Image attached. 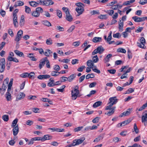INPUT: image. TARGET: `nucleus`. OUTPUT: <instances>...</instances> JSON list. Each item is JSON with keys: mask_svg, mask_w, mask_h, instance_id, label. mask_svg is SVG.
<instances>
[{"mask_svg": "<svg viewBox=\"0 0 147 147\" xmlns=\"http://www.w3.org/2000/svg\"><path fill=\"white\" fill-rule=\"evenodd\" d=\"M76 5L77 6L76 8V10L78 14V16L81 15L83 12L84 9V5L81 3H76Z\"/></svg>", "mask_w": 147, "mask_h": 147, "instance_id": "f257e3e1", "label": "nucleus"}, {"mask_svg": "<svg viewBox=\"0 0 147 147\" xmlns=\"http://www.w3.org/2000/svg\"><path fill=\"white\" fill-rule=\"evenodd\" d=\"M62 9L66 14V19L69 22H71L73 20L72 16L70 14L69 11L67 7H63Z\"/></svg>", "mask_w": 147, "mask_h": 147, "instance_id": "f03ea898", "label": "nucleus"}, {"mask_svg": "<svg viewBox=\"0 0 147 147\" xmlns=\"http://www.w3.org/2000/svg\"><path fill=\"white\" fill-rule=\"evenodd\" d=\"M140 42L137 43L138 46L142 48L145 49L146 47L145 46L146 41L144 38L142 37H141Z\"/></svg>", "mask_w": 147, "mask_h": 147, "instance_id": "7ed1b4c3", "label": "nucleus"}, {"mask_svg": "<svg viewBox=\"0 0 147 147\" xmlns=\"http://www.w3.org/2000/svg\"><path fill=\"white\" fill-rule=\"evenodd\" d=\"M5 58H3L1 59L0 62V72L3 73L5 69Z\"/></svg>", "mask_w": 147, "mask_h": 147, "instance_id": "20e7f679", "label": "nucleus"}, {"mask_svg": "<svg viewBox=\"0 0 147 147\" xmlns=\"http://www.w3.org/2000/svg\"><path fill=\"white\" fill-rule=\"evenodd\" d=\"M142 121L144 123L145 126L147 124V111H145L143 113L142 117Z\"/></svg>", "mask_w": 147, "mask_h": 147, "instance_id": "39448f33", "label": "nucleus"}, {"mask_svg": "<svg viewBox=\"0 0 147 147\" xmlns=\"http://www.w3.org/2000/svg\"><path fill=\"white\" fill-rule=\"evenodd\" d=\"M132 19L136 22H140L144 21L147 19V16L139 18L136 16H134L132 17Z\"/></svg>", "mask_w": 147, "mask_h": 147, "instance_id": "423d86ee", "label": "nucleus"}, {"mask_svg": "<svg viewBox=\"0 0 147 147\" xmlns=\"http://www.w3.org/2000/svg\"><path fill=\"white\" fill-rule=\"evenodd\" d=\"M72 99L73 100H76L77 97L78 96L79 93V91H74L73 90L71 91Z\"/></svg>", "mask_w": 147, "mask_h": 147, "instance_id": "0eeeda50", "label": "nucleus"}, {"mask_svg": "<svg viewBox=\"0 0 147 147\" xmlns=\"http://www.w3.org/2000/svg\"><path fill=\"white\" fill-rule=\"evenodd\" d=\"M109 104H111L112 105H114L116 104L118 100V99L116 98V96L111 97L109 98Z\"/></svg>", "mask_w": 147, "mask_h": 147, "instance_id": "6e6552de", "label": "nucleus"}, {"mask_svg": "<svg viewBox=\"0 0 147 147\" xmlns=\"http://www.w3.org/2000/svg\"><path fill=\"white\" fill-rule=\"evenodd\" d=\"M47 59V57H45L43 58L40 60V63L39 65V67L40 69H41L42 67L45 65Z\"/></svg>", "mask_w": 147, "mask_h": 147, "instance_id": "1a4fd4ad", "label": "nucleus"}, {"mask_svg": "<svg viewBox=\"0 0 147 147\" xmlns=\"http://www.w3.org/2000/svg\"><path fill=\"white\" fill-rule=\"evenodd\" d=\"M88 66L90 68H96V66L94 65V63L91 60H88L86 62Z\"/></svg>", "mask_w": 147, "mask_h": 147, "instance_id": "9d476101", "label": "nucleus"}, {"mask_svg": "<svg viewBox=\"0 0 147 147\" xmlns=\"http://www.w3.org/2000/svg\"><path fill=\"white\" fill-rule=\"evenodd\" d=\"M50 76L49 75H40L37 77V78L40 80L47 79L49 78Z\"/></svg>", "mask_w": 147, "mask_h": 147, "instance_id": "9b49d317", "label": "nucleus"}, {"mask_svg": "<svg viewBox=\"0 0 147 147\" xmlns=\"http://www.w3.org/2000/svg\"><path fill=\"white\" fill-rule=\"evenodd\" d=\"M105 135V134H101L99 135L98 137L96 138L94 140L93 142H98L100 140H102Z\"/></svg>", "mask_w": 147, "mask_h": 147, "instance_id": "f8f14e48", "label": "nucleus"}, {"mask_svg": "<svg viewBox=\"0 0 147 147\" xmlns=\"http://www.w3.org/2000/svg\"><path fill=\"white\" fill-rule=\"evenodd\" d=\"M123 22H121V20H120L119 22V30L120 32H121L123 30Z\"/></svg>", "mask_w": 147, "mask_h": 147, "instance_id": "ddd939ff", "label": "nucleus"}, {"mask_svg": "<svg viewBox=\"0 0 147 147\" xmlns=\"http://www.w3.org/2000/svg\"><path fill=\"white\" fill-rule=\"evenodd\" d=\"M13 134L15 136L17 135L19 132V128L18 125L13 127Z\"/></svg>", "mask_w": 147, "mask_h": 147, "instance_id": "4468645a", "label": "nucleus"}, {"mask_svg": "<svg viewBox=\"0 0 147 147\" xmlns=\"http://www.w3.org/2000/svg\"><path fill=\"white\" fill-rule=\"evenodd\" d=\"M48 129L52 130V132L57 131L58 132H63L64 130V129H60L55 128H49Z\"/></svg>", "mask_w": 147, "mask_h": 147, "instance_id": "2eb2a0df", "label": "nucleus"}, {"mask_svg": "<svg viewBox=\"0 0 147 147\" xmlns=\"http://www.w3.org/2000/svg\"><path fill=\"white\" fill-rule=\"evenodd\" d=\"M25 22L24 16V15H22L21 18V19L19 22V25L21 27H22L24 25Z\"/></svg>", "mask_w": 147, "mask_h": 147, "instance_id": "dca6fc26", "label": "nucleus"}, {"mask_svg": "<svg viewBox=\"0 0 147 147\" xmlns=\"http://www.w3.org/2000/svg\"><path fill=\"white\" fill-rule=\"evenodd\" d=\"M85 139V138L84 137L78 139H76L77 145L82 143Z\"/></svg>", "mask_w": 147, "mask_h": 147, "instance_id": "f3484780", "label": "nucleus"}, {"mask_svg": "<svg viewBox=\"0 0 147 147\" xmlns=\"http://www.w3.org/2000/svg\"><path fill=\"white\" fill-rule=\"evenodd\" d=\"M42 138V141H44L46 140H50L52 138V137L49 135H44Z\"/></svg>", "mask_w": 147, "mask_h": 147, "instance_id": "a211bd4d", "label": "nucleus"}, {"mask_svg": "<svg viewBox=\"0 0 147 147\" xmlns=\"http://www.w3.org/2000/svg\"><path fill=\"white\" fill-rule=\"evenodd\" d=\"M25 94L23 92L20 93V95H18L16 98V100H18L22 99L25 96Z\"/></svg>", "mask_w": 147, "mask_h": 147, "instance_id": "6ab92c4d", "label": "nucleus"}, {"mask_svg": "<svg viewBox=\"0 0 147 147\" xmlns=\"http://www.w3.org/2000/svg\"><path fill=\"white\" fill-rule=\"evenodd\" d=\"M130 113V109H129L127 111L124 112L122 113L119 116V117H121L123 116H127L129 115Z\"/></svg>", "mask_w": 147, "mask_h": 147, "instance_id": "aec40b11", "label": "nucleus"}, {"mask_svg": "<svg viewBox=\"0 0 147 147\" xmlns=\"http://www.w3.org/2000/svg\"><path fill=\"white\" fill-rule=\"evenodd\" d=\"M116 108L115 107H113L112 108V110L108 112L107 113H105V114L107 115L108 116H110L113 114L115 112V109Z\"/></svg>", "mask_w": 147, "mask_h": 147, "instance_id": "412c9836", "label": "nucleus"}, {"mask_svg": "<svg viewBox=\"0 0 147 147\" xmlns=\"http://www.w3.org/2000/svg\"><path fill=\"white\" fill-rule=\"evenodd\" d=\"M102 39L101 37H94L92 39V41L96 43L100 42L102 41Z\"/></svg>", "mask_w": 147, "mask_h": 147, "instance_id": "4be33fe9", "label": "nucleus"}, {"mask_svg": "<svg viewBox=\"0 0 147 147\" xmlns=\"http://www.w3.org/2000/svg\"><path fill=\"white\" fill-rule=\"evenodd\" d=\"M76 75L75 74H72L70 75L68 78V81L69 82H71L76 78Z\"/></svg>", "mask_w": 147, "mask_h": 147, "instance_id": "5701e85b", "label": "nucleus"}, {"mask_svg": "<svg viewBox=\"0 0 147 147\" xmlns=\"http://www.w3.org/2000/svg\"><path fill=\"white\" fill-rule=\"evenodd\" d=\"M97 49L98 53L100 54L102 53L105 51L104 49L101 46L98 47Z\"/></svg>", "mask_w": 147, "mask_h": 147, "instance_id": "b1692460", "label": "nucleus"}, {"mask_svg": "<svg viewBox=\"0 0 147 147\" xmlns=\"http://www.w3.org/2000/svg\"><path fill=\"white\" fill-rule=\"evenodd\" d=\"M24 5V3L23 2L20 1H18L16 2L14 6L16 7L17 6H22Z\"/></svg>", "mask_w": 147, "mask_h": 147, "instance_id": "393cba45", "label": "nucleus"}, {"mask_svg": "<svg viewBox=\"0 0 147 147\" xmlns=\"http://www.w3.org/2000/svg\"><path fill=\"white\" fill-rule=\"evenodd\" d=\"M112 55L111 54H109L104 59V62L105 63H106L108 62H109L110 61V59Z\"/></svg>", "mask_w": 147, "mask_h": 147, "instance_id": "a878e982", "label": "nucleus"}, {"mask_svg": "<svg viewBox=\"0 0 147 147\" xmlns=\"http://www.w3.org/2000/svg\"><path fill=\"white\" fill-rule=\"evenodd\" d=\"M31 14L35 18H37L40 16V13L37 12V11L36 10L33 11Z\"/></svg>", "mask_w": 147, "mask_h": 147, "instance_id": "bb28decb", "label": "nucleus"}, {"mask_svg": "<svg viewBox=\"0 0 147 147\" xmlns=\"http://www.w3.org/2000/svg\"><path fill=\"white\" fill-rule=\"evenodd\" d=\"M54 2L51 0H48L46 1L45 5L49 6L52 5L54 4Z\"/></svg>", "mask_w": 147, "mask_h": 147, "instance_id": "cd10ccee", "label": "nucleus"}, {"mask_svg": "<svg viewBox=\"0 0 147 147\" xmlns=\"http://www.w3.org/2000/svg\"><path fill=\"white\" fill-rule=\"evenodd\" d=\"M52 53V52L50 50L47 49L44 53V54L46 56L49 57Z\"/></svg>", "mask_w": 147, "mask_h": 147, "instance_id": "c85d7f7f", "label": "nucleus"}, {"mask_svg": "<svg viewBox=\"0 0 147 147\" xmlns=\"http://www.w3.org/2000/svg\"><path fill=\"white\" fill-rule=\"evenodd\" d=\"M7 59L8 60L10 61H13L16 62H18L19 61L17 59L11 56H8Z\"/></svg>", "mask_w": 147, "mask_h": 147, "instance_id": "c756f323", "label": "nucleus"}, {"mask_svg": "<svg viewBox=\"0 0 147 147\" xmlns=\"http://www.w3.org/2000/svg\"><path fill=\"white\" fill-rule=\"evenodd\" d=\"M29 3L31 6L33 7H35L38 6V3L35 1H29Z\"/></svg>", "mask_w": 147, "mask_h": 147, "instance_id": "7c9ffc66", "label": "nucleus"}, {"mask_svg": "<svg viewBox=\"0 0 147 147\" xmlns=\"http://www.w3.org/2000/svg\"><path fill=\"white\" fill-rule=\"evenodd\" d=\"M6 98L7 101H10L11 100V95L10 92H6Z\"/></svg>", "mask_w": 147, "mask_h": 147, "instance_id": "2f4dec72", "label": "nucleus"}, {"mask_svg": "<svg viewBox=\"0 0 147 147\" xmlns=\"http://www.w3.org/2000/svg\"><path fill=\"white\" fill-rule=\"evenodd\" d=\"M53 41L51 38H49L46 40V43L48 45H51L53 44Z\"/></svg>", "mask_w": 147, "mask_h": 147, "instance_id": "473e14b6", "label": "nucleus"}, {"mask_svg": "<svg viewBox=\"0 0 147 147\" xmlns=\"http://www.w3.org/2000/svg\"><path fill=\"white\" fill-rule=\"evenodd\" d=\"M102 102L101 101H98L96 102L93 105V107L94 108L97 107L101 105Z\"/></svg>", "mask_w": 147, "mask_h": 147, "instance_id": "72a5a7b5", "label": "nucleus"}, {"mask_svg": "<svg viewBox=\"0 0 147 147\" xmlns=\"http://www.w3.org/2000/svg\"><path fill=\"white\" fill-rule=\"evenodd\" d=\"M42 23L44 25L47 26L49 27L51 26V23L47 20L43 21L42 22Z\"/></svg>", "mask_w": 147, "mask_h": 147, "instance_id": "f704fd0d", "label": "nucleus"}, {"mask_svg": "<svg viewBox=\"0 0 147 147\" xmlns=\"http://www.w3.org/2000/svg\"><path fill=\"white\" fill-rule=\"evenodd\" d=\"M135 1V0H130L125 2L123 4V5H130L131 3H132Z\"/></svg>", "mask_w": 147, "mask_h": 147, "instance_id": "c9c22d12", "label": "nucleus"}, {"mask_svg": "<svg viewBox=\"0 0 147 147\" xmlns=\"http://www.w3.org/2000/svg\"><path fill=\"white\" fill-rule=\"evenodd\" d=\"M59 71H52L51 72V75L52 76L56 77L59 75Z\"/></svg>", "mask_w": 147, "mask_h": 147, "instance_id": "e433bc0d", "label": "nucleus"}, {"mask_svg": "<svg viewBox=\"0 0 147 147\" xmlns=\"http://www.w3.org/2000/svg\"><path fill=\"white\" fill-rule=\"evenodd\" d=\"M117 52L121 53H125L126 52L125 50L121 48H120L118 49L117 50Z\"/></svg>", "mask_w": 147, "mask_h": 147, "instance_id": "4c0bfd02", "label": "nucleus"}, {"mask_svg": "<svg viewBox=\"0 0 147 147\" xmlns=\"http://www.w3.org/2000/svg\"><path fill=\"white\" fill-rule=\"evenodd\" d=\"M15 53L18 55L20 57L24 56V55L23 53L20 52L18 50H15L14 51Z\"/></svg>", "mask_w": 147, "mask_h": 147, "instance_id": "58836bf2", "label": "nucleus"}, {"mask_svg": "<svg viewBox=\"0 0 147 147\" xmlns=\"http://www.w3.org/2000/svg\"><path fill=\"white\" fill-rule=\"evenodd\" d=\"M98 60V58L97 55H96L93 57L92 61L94 63L97 62Z\"/></svg>", "mask_w": 147, "mask_h": 147, "instance_id": "ea45409f", "label": "nucleus"}, {"mask_svg": "<svg viewBox=\"0 0 147 147\" xmlns=\"http://www.w3.org/2000/svg\"><path fill=\"white\" fill-rule=\"evenodd\" d=\"M45 0H38L37 3H38V5L40 4L43 5H45Z\"/></svg>", "mask_w": 147, "mask_h": 147, "instance_id": "a19ab883", "label": "nucleus"}, {"mask_svg": "<svg viewBox=\"0 0 147 147\" xmlns=\"http://www.w3.org/2000/svg\"><path fill=\"white\" fill-rule=\"evenodd\" d=\"M18 121V119H15L12 122L11 125V127H14L16 126V125Z\"/></svg>", "mask_w": 147, "mask_h": 147, "instance_id": "79ce46f5", "label": "nucleus"}, {"mask_svg": "<svg viewBox=\"0 0 147 147\" xmlns=\"http://www.w3.org/2000/svg\"><path fill=\"white\" fill-rule=\"evenodd\" d=\"M53 69L54 70L56 71H57L60 70V67L58 65H55L53 66Z\"/></svg>", "mask_w": 147, "mask_h": 147, "instance_id": "37998d69", "label": "nucleus"}, {"mask_svg": "<svg viewBox=\"0 0 147 147\" xmlns=\"http://www.w3.org/2000/svg\"><path fill=\"white\" fill-rule=\"evenodd\" d=\"M2 119L5 121H7L9 119L8 115H4L2 116Z\"/></svg>", "mask_w": 147, "mask_h": 147, "instance_id": "c03bdc74", "label": "nucleus"}, {"mask_svg": "<svg viewBox=\"0 0 147 147\" xmlns=\"http://www.w3.org/2000/svg\"><path fill=\"white\" fill-rule=\"evenodd\" d=\"M25 11L26 13H29L31 11L30 8L28 7L25 6Z\"/></svg>", "mask_w": 147, "mask_h": 147, "instance_id": "a18cd8bd", "label": "nucleus"}, {"mask_svg": "<svg viewBox=\"0 0 147 147\" xmlns=\"http://www.w3.org/2000/svg\"><path fill=\"white\" fill-rule=\"evenodd\" d=\"M94 76L93 74H89L87 75L86 76V79H88L90 78H93L94 77Z\"/></svg>", "mask_w": 147, "mask_h": 147, "instance_id": "49530a36", "label": "nucleus"}, {"mask_svg": "<svg viewBox=\"0 0 147 147\" xmlns=\"http://www.w3.org/2000/svg\"><path fill=\"white\" fill-rule=\"evenodd\" d=\"M134 91V90L132 88H129L126 91L125 93H124L125 94H129L131 93H132Z\"/></svg>", "mask_w": 147, "mask_h": 147, "instance_id": "de8ad7c7", "label": "nucleus"}, {"mask_svg": "<svg viewBox=\"0 0 147 147\" xmlns=\"http://www.w3.org/2000/svg\"><path fill=\"white\" fill-rule=\"evenodd\" d=\"M121 36V34L119 33H117L115 34H113V37L114 38H119Z\"/></svg>", "mask_w": 147, "mask_h": 147, "instance_id": "09e8293b", "label": "nucleus"}, {"mask_svg": "<svg viewBox=\"0 0 147 147\" xmlns=\"http://www.w3.org/2000/svg\"><path fill=\"white\" fill-rule=\"evenodd\" d=\"M130 121H131L130 120H127L122 122V123H121L122 124V125L123 126L129 123L130 122Z\"/></svg>", "mask_w": 147, "mask_h": 147, "instance_id": "8fccbe9b", "label": "nucleus"}, {"mask_svg": "<svg viewBox=\"0 0 147 147\" xmlns=\"http://www.w3.org/2000/svg\"><path fill=\"white\" fill-rule=\"evenodd\" d=\"M121 140V139L118 137H114L113 139V141L115 143L118 142Z\"/></svg>", "mask_w": 147, "mask_h": 147, "instance_id": "3c124183", "label": "nucleus"}, {"mask_svg": "<svg viewBox=\"0 0 147 147\" xmlns=\"http://www.w3.org/2000/svg\"><path fill=\"white\" fill-rule=\"evenodd\" d=\"M134 131L136 134H138L139 132V131L138 129L136 124V123L134 124Z\"/></svg>", "mask_w": 147, "mask_h": 147, "instance_id": "603ef678", "label": "nucleus"}, {"mask_svg": "<svg viewBox=\"0 0 147 147\" xmlns=\"http://www.w3.org/2000/svg\"><path fill=\"white\" fill-rule=\"evenodd\" d=\"M112 32L111 31L109 34L107 38V42H109V41H110L112 38V36H111V34H112Z\"/></svg>", "mask_w": 147, "mask_h": 147, "instance_id": "864d4df0", "label": "nucleus"}, {"mask_svg": "<svg viewBox=\"0 0 147 147\" xmlns=\"http://www.w3.org/2000/svg\"><path fill=\"white\" fill-rule=\"evenodd\" d=\"M83 126L78 127L74 129V132H78L80 131L83 128Z\"/></svg>", "mask_w": 147, "mask_h": 147, "instance_id": "5fc2aeb1", "label": "nucleus"}, {"mask_svg": "<svg viewBox=\"0 0 147 147\" xmlns=\"http://www.w3.org/2000/svg\"><path fill=\"white\" fill-rule=\"evenodd\" d=\"M57 16L59 17V18H61L62 16V13L61 11L59 10H57Z\"/></svg>", "mask_w": 147, "mask_h": 147, "instance_id": "6e6d98bb", "label": "nucleus"}, {"mask_svg": "<svg viewBox=\"0 0 147 147\" xmlns=\"http://www.w3.org/2000/svg\"><path fill=\"white\" fill-rule=\"evenodd\" d=\"M143 27L139 26L138 28L135 31V32L137 33L140 32L143 29Z\"/></svg>", "mask_w": 147, "mask_h": 147, "instance_id": "4d7b16f0", "label": "nucleus"}, {"mask_svg": "<svg viewBox=\"0 0 147 147\" xmlns=\"http://www.w3.org/2000/svg\"><path fill=\"white\" fill-rule=\"evenodd\" d=\"M60 79L61 80V82H64L68 80L67 77L64 76L61 77L60 78Z\"/></svg>", "mask_w": 147, "mask_h": 147, "instance_id": "13d9d810", "label": "nucleus"}, {"mask_svg": "<svg viewBox=\"0 0 147 147\" xmlns=\"http://www.w3.org/2000/svg\"><path fill=\"white\" fill-rule=\"evenodd\" d=\"M75 26H71L67 30L69 33L71 32L75 28Z\"/></svg>", "mask_w": 147, "mask_h": 147, "instance_id": "bf43d9fd", "label": "nucleus"}, {"mask_svg": "<svg viewBox=\"0 0 147 147\" xmlns=\"http://www.w3.org/2000/svg\"><path fill=\"white\" fill-rule=\"evenodd\" d=\"M99 119L100 117H96L92 120V122L94 123H97L98 122Z\"/></svg>", "mask_w": 147, "mask_h": 147, "instance_id": "052dcab7", "label": "nucleus"}, {"mask_svg": "<svg viewBox=\"0 0 147 147\" xmlns=\"http://www.w3.org/2000/svg\"><path fill=\"white\" fill-rule=\"evenodd\" d=\"M106 12L110 16H112L114 13V11L113 10H107Z\"/></svg>", "mask_w": 147, "mask_h": 147, "instance_id": "680f3d73", "label": "nucleus"}, {"mask_svg": "<svg viewBox=\"0 0 147 147\" xmlns=\"http://www.w3.org/2000/svg\"><path fill=\"white\" fill-rule=\"evenodd\" d=\"M131 55L132 53L131 51L129 49H128L127 51V56L129 59H130L132 58V57Z\"/></svg>", "mask_w": 147, "mask_h": 147, "instance_id": "e2e57ef3", "label": "nucleus"}, {"mask_svg": "<svg viewBox=\"0 0 147 147\" xmlns=\"http://www.w3.org/2000/svg\"><path fill=\"white\" fill-rule=\"evenodd\" d=\"M96 91L95 90H92L90 91V94H88L87 96L88 97H90L92 95H93L95 93Z\"/></svg>", "mask_w": 147, "mask_h": 147, "instance_id": "0e129e2a", "label": "nucleus"}, {"mask_svg": "<svg viewBox=\"0 0 147 147\" xmlns=\"http://www.w3.org/2000/svg\"><path fill=\"white\" fill-rule=\"evenodd\" d=\"M35 75L34 73L33 72H32L29 74L28 73V77L30 78H32V77H34Z\"/></svg>", "mask_w": 147, "mask_h": 147, "instance_id": "69168bd1", "label": "nucleus"}, {"mask_svg": "<svg viewBox=\"0 0 147 147\" xmlns=\"http://www.w3.org/2000/svg\"><path fill=\"white\" fill-rule=\"evenodd\" d=\"M36 10L40 13H42L43 12L42 9L41 7H38L36 8Z\"/></svg>", "mask_w": 147, "mask_h": 147, "instance_id": "338daca9", "label": "nucleus"}, {"mask_svg": "<svg viewBox=\"0 0 147 147\" xmlns=\"http://www.w3.org/2000/svg\"><path fill=\"white\" fill-rule=\"evenodd\" d=\"M139 3L142 5H144L147 3V0H140Z\"/></svg>", "mask_w": 147, "mask_h": 147, "instance_id": "774afa93", "label": "nucleus"}]
</instances>
